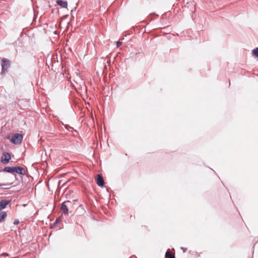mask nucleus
Returning <instances> with one entry per match:
<instances>
[{"label": "nucleus", "mask_w": 258, "mask_h": 258, "mask_svg": "<svg viewBox=\"0 0 258 258\" xmlns=\"http://www.w3.org/2000/svg\"><path fill=\"white\" fill-rule=\"evenodd\" d=\"M8 139L10 140L11 143L15 145H19L22 143L23 140V136L21 134L16 133L11 138L8 137Z\"/></svg>", "instance_id": "f257e3e1"}, {"label": "nucleus", "mask_w": 258, "mask_h": 258, "mask_svg": "<svg viewBox=\"0 0 258 258\" xmlns=\"http://www.w3.org/2000/svg\"><path fill=\"white\" fill-rule=\"evenodd\" d=\"M11 159L10 153L8 152H4L1 157V162L3 164H7Z\"/></svg>", "instance_id": "f03ea898"}, {"label": "nucleus", "mask_w": 258, "mask_h": 258, "mask_svg": "<svg viewBox=\"0 0 258 258\" xmlns=\"http://www.w3.org/2000/svg\"><path fill=\"white\" fill-rule=\"evenodd\" d=\"M10 61L6 58H3L2 60L1 66L2 72H5L10 67Z\"/></svg>", "instance_id": "7ed1b4c3"}, {"label": "nucleus", "mask_w": 258, "mask_h": 258, "mask_svg": "<svg viewBox=\"0 0 258 258\" xmlns=\"http://www.w3.org/2000/svg\"><path fill=\"white\" fill-rule=\"evenodd\" d=\"M67 202H63L61 205L60 210L62 211V214L68 215L69 213L68 206H66Z\"/></svg>", "instance_id": "20e7f679"}, {"label": "nucleus", "mask_w": 258, "mask_h": 258, "mask_svg": "<svg viewBox=\"0 0 258 258\" xmlns=\"http://www.w3.org/2000/svg\"><path fill=\"white\" fill-rule=\"evenodd\" d=\"M96 183L100 187H103L104 185V181L102 176L100 174L97 175L96 179Z\"/></svg>", "instance_id": "39448f33"}, {"label": "nucleus", "mask_w": 258, "mask_h": 258, "mask_svg": "<svg viewBox=\"0 0 258 258\" xmlns=\"http://www.w3.org/2000/svg\"><path fill=\"white\" fill-rule=\"evenodd\" d=\"M14 172L21 175H25V174L24 169L20 166H14Z\"/></svg>", "instance_id": "423d86ee"}, {"label": "nucleus", "mask_w": 258, "mask_h": 258, "mask_svg": "<svg viewBox=\"0 0 258 258\" xmlns=\"http://www.w3.org/2000/svg\"><path fill=\"white\" fill-rule=\"evenodd\" d=\"M11 203L9 200H3L0 201V211L6 208L7 206Z\"/></svg>", "instance_id": "0eeeda50"}, {"label": "nucleus", "mask_w": 258, "mask_h": 258, "mask_svg": "<svg viewBox=\"0 0 258 258\" xmlns=\"http://www.w3.org/2000/svg\"><path fill=\"white\" fill-rule=\"evenodd\" d=\"M1 171L13 173H14V166H13V167H9V166L5 167L3 169L0 170V172H1Z\"/></svg>", "instance_id": "6e6552de"}, {"label": "nucleus", "mask_w": 258, "mask_h": 258, "mask_svg": "<svg viewBox=\"0 0 258 258\" xmlns=\"http://www.w3.org/2000/svg\"><path fill=\"white\" fill-rule=\"evenodd\" d=\"M56 3L58 5L61 6L62 8H67L68 3L66 1H63L62 0H57L56 1Z\"/></svg>", "instance_id": "1a4fd4ad"}, {"label": "nucleus", "mask_w": 258, "mask_h": 258, "mask_svg": "<svg viewBox=\"0 0 258 258\" xmlns=\"http://www.w3.org/2000/svg\"><path fill=\"white\" fill-rule=\"evenodd\" d=\"M7 217V213L5 212L2 211L0 212V222H2Z\"/></svg>", "instance_id": "9d476101"}, {"label": "nucleus", "mask_w": 258, "mask_h": 258, "mask_svg": "<svg viewBox=\"0 0 258 258\" xmlns=\"http://www.w3.org/2000/svg\"><path fill=\"white\" fill-rule=\"evenodd\" d=\"M165 256L166 258H175L174 255L172 254L169 250L166 252Z\"/></svg>", "instance_id": "9b49d317"}, {"label": "nucleus", "mask_w": 258, "mask_h": 258, "mask_svg": "<svg viewBox=\"0 0 258 258\" xmlns=\"http://www.w3.org/2000/svg\"><path fill=\"white\" fill-rule=\"evenodd\" d=\"M252 52L255 56L258 57V47L253 49Z\"/></svg>", "instance_id": "f8f14e48"}, {"label": "nucleus", "mask_w": 258, "mask_h": 258, "mask_svg": "<svg viewBox=\"0 0 258 258\" xmlns=\"http://www.w3.org/2000/svg\"><path fill=\"white\" fill-rule=\"evenodd\" d=\"M64 202H67L66 206H68V208H70L72 206V203L70 201H66Z\"/></svg>", "instance_id": "ddd939ff"}, {"label": "nucleus", "mask_w": 258, "mask_h": 258, "mask_svg": "<svg viewBox=\"0 0 258 258\" xmlns=\"http://www.w3.org/2000/svg\"><path fill=\"white\" fill-rule=\"evenodd\" d=\"M19 223V220L18 219H16V220H15V221H14V223H13V224H14V225H17V224H18Z\"/></svg>", "instance_id": "4468645a"}, {"label": "nucleus", "mask_w": 258, "mask_h": 258, "mask_svg": "<svg viewBox=\"0 0 258 258\" xmlns=\"http://www.w3.org/2000/svg\"><path fill=\"white\" fill-rule=\"evenodd\" d=\"M122 44V42L120 41H117L116 43L117 47H119L121 44Z\"/></svg>", "instance_id": "2eb2a0df"}, {"label": "nucleus", "mask_w": 258, "mask_h": 258, "mask_svg": "<svg viewBox=\"0 0 258 258\" xmlns=\"http://www.w3.org/2000/svg\"><path fill=\"white\" fill-rule=\"evenodd\" d=\"M11 184H11H2V183H0V186H6V185H10Z\"/></svg>", "instance_id": "dca6fc26"}, {"label": "nucleus", "mask_w": 258, "mask_h": 258, "mask_svg": "<svg viewBox=\"0 0 258 258\" xmlns=\"http://www.w3.org/2000/svg\"><path fill=\"white\" fill-rule=\"evenodd\" d=\"M181 249H182L183 251V252H185L186 250H187V248H184V247H181Z\"/></svg>", "instance_id": "f3484780"}, {"label": "nucleus", "mask_w": 258, "mask_h": 258, "mask_svg": "<svg viewBox=\"0 0 258 258\" xmlns=\"http://www.w3.org/2000/svg\"><path fill=\"white\" fill-rule=\"evenodd\" d=\"M2 255H5V256H9V254L7 253H2Z\"/></svg>", "instance_id": "a211bd4d"}]
</instances>
